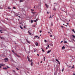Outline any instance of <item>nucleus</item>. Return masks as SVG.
I'll use <instances>...</instances> for the list:
<instances>
[{
    "instance_id": "obj_1",
    "label": "nucleus",
    "mask_w": 75,
    "mask_h": 75,
    "mask_svg": "<svg viewBox=\"0 0 75 75\" xmlns=\"http://www.w3.org/2000/svg\"><path fill=\"white\" fill-rule=\"evenodd\" d=\"M27 58H28V61H29V62H32L33 61V60H30V58H29V57H28V56L27 57Z\"/></svg>"
},
{
    "instance_id": "obj_2",
    "label": "nucleus",
    "mask_w": 75,
    "mask_h": 75,
    "mask_svg": "<svg viewBox=\"0 0 75 75\" xmlns=\"http://www.w3.org/2000/svg\"><path fill=\"white\" fill-rule=\"evenodd\" d=\"M1 66H2V67H4L5 66V64H1Z\"/></svg>"
},
{
    "instance_id": "obj_3",
    "label": "nucleus",
    "mask_w": 75,
    "mask_h": 75,
    "mask_svg": "<svg viewBox=\"0 0 75 75\" xmlns=\"http://www.w3.org/2000/svg\"><path fill=\"white\" fill-rule=\"evenodd\" d=\"M24 0H20L19 3H22V2H23Z\"/></svg>"
},
{
    "instance_id": "obj_4",
    "label": "nucleus",
    "mask_w": 75,
    "mask_h": 75,
    "mask_svg": "<svg viewBox=\"0 0 75 75\" xmlns=\"http://www.w3.org/2000/svg\"><path fill=\"white\" fill-rule=\"evenodd\" d=\"M50 45L52 47H53V44L52 43H50Z\"/></svg>"
},
{
    "instance_id": "obj_5",
    "label": "nucleus",
    "mask_w": 75,
    "mask_h": 75,
    "mask_svg": "<svg viewBox=\"0 0 75 75\" xmlns=\"http://www.w3.org/2000/svg\"><path fill=\"white\" fill-rule=\"evenodd\" d=\"M45 5L47 8H48V7H49L48 5L47 4H45Z\"/></svg>"
},
{
    "instance_id": "obj_6",
    "label": "nucleus",
    "mask_w": 75,
    "mask_h": 75,
    "mask_svg": "<svg viewBox=\"0 0 75 75\" xmlns=\"http://www.w3.org/2000/svg\"><path fill=\"white\" fill-rule=\"evenodd\" d=\"M51 50H50L49 51H48L47 52V53L48 54H49V53H50V52H51Z\"/></svg>"
},
{
    "instance_id": "obj_7",
    "label": "nucleus",
    "mask_w": 75,
    "mask_h": 75,
    "mask_svg": "<svg viewBox=\"0 0 75 75\" xmlns=\"http://www.w3.org/2000/svg\"><path fill=\"white\" fill-rule=\"evenodd\" d=\"M0 38H1V39L2 40H4V38L3 37H1V36H0Z\"/></svg>"
},
{
    "instance_id": "obj_8",
    "label": "nucleus",
    "mask_w": 75,
    "mask_h": 75,
    "mask_svg": "<svg viewBox=\"0 0 75 75\" xmlns=\"http://www.w3.org/2000/svg\"><path fill=\"white\" fill-rule=\"evenodd\" d=\"M62 50H64V49H65V46H63V47H62Z\"/></svg>"
},
{
    "instance_id": "obj_9",
    "label": "nucleus",
    "mask_w": 75,
    "mask_h": 75,
    "mask_svg": "<svg viewBox=\"0 0 75 75\" xmlns=\"http://www.w3.org/2000/svg\"><path fill=\"white\" fill-rule=\"evenodd\" d=\"M38 42H36V43H35V45H36V46H38Z\"/></svg>"
},
{
    "instance_id": "obj_10",
    "label": "nucleus",
    "mask_w": 75,
    "mask_h": 75,
    "mask_svg": "<svg viewBox=\"0 0 75 75\" xmlns=\"http://www.w3.org/2000/svg\"><path fill=\"white\" fill-rule=\"evenodd\" d=\"M54 16V15H53V16H52V17H51V16H50V17L49 18H52V17H53V16Z\"/></svg>"
},
{
    "instance_id": "obj_11",
    "label": "nucleus",
    "mask_w": 75,
    "mask_h": 75,
    "mask_svg": "<svg viewBox=\"0 0 75 75\" xmlns=\"http://www.w3.org/2000/svg\"><path fill=\"white\" fill-rule=\"evenodd\" d=\"M3 69H4L7 70V68H6V67H4V68H3Z\"/></svg>"
},
{
    "instance_id": "obj_12",
    "label": "nucleus",
    "mask_w": 75,
    "mask_h": 75,
    "mask_svg": "<svg viewBox=\"0 0 75 75\" xmlns=\"http://www.w3.org/2000/svg\"><path fill=\"white\" fill-rule=\"evenodd\" d=\"M28 33H29V35H31V33H30V32L29 31H28Z\"/></svg>"
},
{
    "instance_id": "obj_13",
    "label": "nucleus",
    "mask_w": 75,
    "mask_h": 75,
    "mask_svg": "<svg viewBox=\"0 0 75 75\" xmlns=\"http://www.w3.org/2000/svg\"><path fill=\"white\" fill-rule=\"evenodd\" d=\"M64 42L65 44H66V43H67V41H66L64 40Z\"/></svg>"
},
{
    "instance_id": "obj_14",
    "label": "nucleus",
    "mask_w": 75,
    "mask_h": 75,
    "mask_svg": "<svg viewBox=\"0 0 75 75\" xmlns=\"http://www.w3.org/2000/svg\"><path fill=\"white\" fill-rule=\"evenodd\" d=\"M16 55L18 57H20V56L18 55H17V54H16Z\"/></svg>"
},
{
    "instance_id": "obj_15",
    "label": "nucleus",
    "mask_w": 75,
    "mask_h": 75,
    "mask_svg": "<svg viewBox=\"0 0 75 75\" xmlns=\"http://www.w3.org/2000/svg\"><path fill=\"white\" fill-rule=\"evenodd\" d=\"M56 61H57V62H59V61H58V60L57 59H56Z\"/></svg>"
},
{
    "instance_id": "obj_16",
    "label": "nucleus",
    "mask_w": 75,
    "mask_h": 75,
    "mask_svg": "<svg viewBox=\"0 0 75 75\" xmlns=\"http://www.w3.org/2000/svg\"><path fill=\"white\" fill-rule=\"evenodd\" d=\"M20 28H21V29H23V27H21V26H20Z\"/></svg>"
},
{
    "instance_id": "obj_17",
    "label": "nucleus",
    "mask_w": 75,
    "mask_h": 75,
    "mask_svg": "<svg viewBox=\"0 0 75 75\" xmlns=\"http://www.w3.org/2000/svg\"><path fill=\"white\" fill-rule=\"evenodd\" d=\"M53 10H54V11H55L56 10V8H55V7H54V8L53 9Z\"/></svg>"
},
{
    "instance_id": "obj_18",
    "label": "nucleus",
    "mask_w": 75,
    "mask_h": 75,
    "mask_svg": "<svg viewBox=\"0 0 75 75\" xmlns=\"http://www.w3.org/2000/svg\"><path fill=\"white\" fill-rule=\"evenodd\" d=\"M74 68V66L73 65L72 67L71 68V69H72V68Z\"/></svg>"
},
{
    "instance_id": "obj_19",
    "label": "nucleus",
    "mask_w": 75,
    "mask_h": 75,
    "mask_svg": "<svg viewBox=\"0 0 75 75\" xmlns=\"http://www.w3.org/2000/svg\"><path fill=\"white\" fill-rule=\"evenodd\" d=\"M72 31H73L74 32V33H75V30H74V29H72Z\"/></svg>"
},
{
    "instance_id": "obj_20",
    "label": "nucleus",
    "mask_w": 75,
    "mask_h": 75,
    "mask_svg": "<svg viewBox=\"0 0 75 75\" xmlns=\"http://www.w3.org/2000/svg\"><path fill=\"white\" fill-rule=\"evenodd\" d=\"M42 49V51L43 52H44V50H43V49Z\"/></svg>"
},
{
    "instance_id": "obj_21",
    "label": "nucleus",
    "mask_w": 75,
    "mask_h": 75,
    "mask_svg": "<svg viewBox=\"0 0 75 75\" xmlns=\"http://www.w3.org/2000/svg\"><path fill=\"white\" fill-rule=\"evenodd\" d=\"M13 9H16V7H13Z\"/></svg>"
},
{
    "instance_id": "obj_22",
    "label": "nucleus",
    "mask_w": 75,
    "mask_h": 75,
    "mask_svg": "<svg viewBox=\"0 0 75 75\" xmlns=\"http://www.w3.org/2000/svg\"><path fill=\"white\" fill-rule=\"evenodd\" d=\"M5 60H7H7H8V58H6L5 59Z\"/></svg>"
},
{
    "instance_id": "obj_23",
    "label": "nucleus",
    "mask_w": 75,
    "mask_h": 75,
    "mask_svg": "<svg viewBox=\"0 0 75 75\" xmlns=\"http://www.w3.org/2000/svg\"><path fill=\"white\" fill-rule=\"evenodd\" d=\"M33 62H32L31 63V66H33Z\"/></svg>"
},
{
    "instance_id": "obj_24",
    "label": "nucleus",
    "mask_w": 75,
    "mask_h": 75,
    "mask_svg": "<svg viewBox=\"0 0 75 75\" xmlns=\"http://www.w3.org/2000/svg\"><path fill=\"white\" fill-rule=\"evenodd\" d=\"M42 32V30H40V33H41Z\"/></svg>"
},
{
    "instance_id": "obj_25",
    "label": "nucleus",
    "mask_w": 75,
    "mask_h": 75,
    "mask_svg": "<svg viewBox=\"0 0 75 75\" xmlns=\"http://www.w3.org/2000/svg\"><path fill=\"white\" fill-rule=\"evenodd\" d=\"M32 13H33V14H35V13L33 12H32Z\"/></svg>"
},
{
    "instance_id": "obj_26",
    "label": "nucleus",
    "mask_w": 75,
    "mask_h": 75,
    "mask_svg": "<svg viewBox=\"0 0 75 75\" xmlns=\"http://www.w3.org/2000/svg\"><path fill=\"white\" fill-rule=\"evenodd\" d=\"M8 9L9 10H10V9H11V8H10V7H8Z\"/></svg>"
},
{
    "instance_id": "obj_27",
    "label": "nucleus",
    "mask_w": 75,
    "mask_h": 75,
    "mask_svg": "<svg viewBox=\"0 0 75 75\" xmlns=\"http://www.w3.org/2000/svg\"><path fill=\"white\" fill-rule=\"evenodd\" d=\"M2 30H0V32H1V33L2 34V33H3V32H1Z\"/></svg>"
},
{
    "instance_id": "obj_28",
    "label": "nucleus",
    "mask_w": 75,
    "mask_h": 75,
    "mask_svg": "<svg viewBox=\"0 0 75 75\" xmlns=\"http://www.w3.org/2000/svg\"><path fill=\"white\" fill-rule=\"evenodd\" d=\"M64 68H63V69L62 70V72L64 71Z\"/></svg>"
},
{
    "instance_id": "obj_29",
    "label": "nucleus",
    "mask_w": 75,
    "mask_h": 75,
    "mask_svg": "<svg viewBox=\"0 0 75 75\" xmlns=\"http://www.w3.org/2000/svg\"><path fill=\"white\" fill-rule=\"evenodd\" d=\"M72 36L74 38H75V36L74 35H72Z\"/></svg>"
},
{
    "instance_id": "obj_30",
    "label": "nucleus",
    "mask_w": 75,
    "mask_h": 75,
    "mask_svg": "<svg viewBox=\"0 0 75 75\" xmlns=\"http://www.w3.org/2000/svg\"><path fill=\"white\" fill-rule=\"evenodd\" d=\"M44 42H47V40H44Z\"/></svg>"
},
{
    "instance_id": "obj_31",
    "label": "nucleus",
    "mask_w": 75,
    "mask_h": 75,
    "mask_svg": "<svg viewBox=\"0 0 75 75\" xmlns=\"http://www.w3.org/2000/svg\"><path fill=\"white\" fill-rule=\"evenodd\" d=\"M35 37H36V38H37L38 37V36L37 35H36L35 36Z\"/></svg>"
},
{
    "instance_id": "obj_32",
    "label": "nucleus",
    "mask_w": 75,
    "mask_h": 75,
    "mask_svg": "<svg viewBox=\"0 0 75 75\" xmlns=\"http://www.w3.org/2000/svg\"><path fill=\"white\" fill-rule=\"evenodd\" d=\"M31 23H33V20H31Z\"/></svg>"
},
{
    "instance_id": "obj_33",
    "label": "nucleus",
    "mask_w": 75,
    "mask_h": 75,
    "mask_svg": "<svg viewBox=\"0 0 75 75\" xmlns=\"http://www.w3.org/2000/svg\"><path fill=\"white\" fill-rule=\"evenodd\" d=\"M6 67H7V68H9V67L8 66H7Z\"/></svg>"
},
{
    "instance_id": "obj_34",
    "label": "nucleus",
    "mask_w": 75,
    "mask_h": 75,
    "mask_svg": "<svg viewBox=\"0 0 75 75\" xmlns=\"http://www.w3.org/2000/svg\"><path fill=\"white\" fill-rule=\"evenodd\" d=\"M16 69L17 70H19V69L18 68H16Z\"/></svg>"
},
{
    "instance_id": "obj_35",
    "label": "nucleus",
    "mask_w": 75,
    "mask_h": 75,
    "mask_svg": "<svg viewBox=\"0 0 75 75\" xmlns=\"http://www.w3.org/2000/svg\"><path fill=\"white\" fill-rule=\"evenodd\" d=\"M50 32H52V30H51V29H50Z\"/></svg>"
},
{
    "instance_id": "obj_36",
    "label": "nucleus",
    "mask_w": 75,
    "mask_h": 75,
    "mask_svg": "<svg viewBox=\"0 0 75 75\" xmlns=\"http://www.w3.org/2000/svg\"><path fill=\"white\" fill-rule=\"evenodd\" d=\"M58 62L59 64H59H60V62H59H59Z\"/></svg>"
},
{
    "instance_id": "obj_37",
    "label": "nucleus",
    "mask_w": 75,
    "mask_h": 75,
    "mask_svg": "<svg viewBox=\"0 0 75 75\" xmlns=\"http://www.w3.org/2000/svg\"><path fill=\"white\" fill-rule=\"evenodd\" d=\"M47 47L48 48H50V45H48Z\"/></svg>"
},
{
    "instance_id": "obj_38",
    "label": "nucleus",
    "mask_w": 75,
    "mask_h": 75,
    "mask_svg": "<svg viewBox=\"0 0 75 75\" xmlns=\"http://www.w3.org/2000/svg\"><path fill=\"white\" fill-rule=\"evenodd\" d=\"M50 37H52V35H50Z\"/></svg>"
},
{
    "instance_id": "obj_39",
    "label": "nucleus",
    "mask_w": 75,
    "mask_h": 75,
    "mask_svg": "<svg viewBox=\"0 0 75 75\" xmlns=\"http://www.w3.org/2000/svg\"><path fill=\"white\" fill-rule=\"evenodd\" d=\"M33 27H35V25H34V26H33Z\"/></svg>"
},
{
    "instance_id": "obj_40",
    "label": "nucleus",
    "mask_w": 75,
    "mask_h": 75,
    "mask_svg": "<svg viewBox=\"0 0 75 75\" xmlns=\"http://www.w3.org/2000/svg\"><path fill=\"white\" fill-rule=\"evenodd\" d=\"M47 14H48L50 13V12H47Z\"/></svg>"
},
{
    "instance_id": "obj_41",
    "label": "nucleus",
    "mask_w": 75,
    "mask_h": 75,
    "mask_svg": "<svg viewBox=\"0 0 75 75\" xmlns=\"http://www.w3.org/2000/svg\"><path fill=\"white\" fill-rule=\"evenodd\" d=\"M33 21H34V22H35L36 21V20H34Z\"/></svg>"
},
{
    "instance_id": "obj_42",
    "label": "nucleus",
    "mask_w": 75,
    "mask_h": 75,
    "mask_svg": "<svg viewBox=\"0 0 75 75\" xmlns=\"http://www.w3.org/2000/svg\"><path fill=\"white\" fill-rule=\"evenodd\" d=\"M2 67L1 66H0V68H1Z\"/></svg>"
},
{
    "instance_id": "obj_43",
    "label": "nucleus",
    "mask_w": 75,
    "mask_h": 75,
    "mask_svg": "<svg viewBox=\"0 0 75 75\" xmlns=\"http://www.w3.org/2000/svg\"><path fill=\"white\" fill-rule=\"evenodd\" d=\"M63 42V41H62L61 42V43H62V42Z\"/></svg>"
},
{
    "instance_id": "obj_44",
    "label": "nucleus",
    "mask_w": 75,
    "mask_h": 75,
    "mask_svg": "<svg viewBox=\"0 0 75 75\" xmlns=\"http://www.w3.org/2000/svg\"><path fill=\"white\" fill-rule=\"evenodd\" d=\"M0 8H1V9H3V8H1V7Z\"/></svg>"
},
{
    "instance_id": "obj_45",
    "label": "nucleus",
    "mask_w": 75,
    "mask_h": 75,
    "mask_svg": "<svg viewBox=\"0 0 75 75\" xmlns=\"http://www.w3.org/2000/svg\"><path fill=\"white\" fill-rule=\"evenodd\" d=\"M36 50H37V49H36V50H35L34 51V52H35V51H36Z\"/></svg>"
},
{
    "instance_id": "obj_46",
    "label": "nucleus",
    "mask_w": 75,
    "mask_h": 75,
    "mask_svg": "<svg viewBox=\"0 0 75 75\" xmlns=\"http://www.w3.org/2000/svg\"><path fill=\"white\" fill-rule=\"evenodd\" d=\"M32 11H34V9L31 10Z\"/></svg>"
},
{
    "instance_id": "obj_47",
    "label": "nucleus",
    "mask_w": 75,
    "mask_h": 75,
    "mask_svg": "<svg viewBox=\"0 0 75 75\" xmlns=\"http://www.w3.org/2000/svg\"><path fill=\"white\" fill-rule=\"evenodd\" d=\"M18 17H19V18H21L20 16H18Z\"/></svg>"
},
{
    "instance_id": "obj_48",
    "label": "nucleus",
    "mask_w": 75,
    "mask_h": 75,
    "mask_svg": "<svg viewBox=\"0 0 75 75\" xmlns=\"http://www.w3.org/2000/svg\"><path fill=\"white\" fill-rule=\"evenodd\" d=\"M68 24H69V23H67V25H68Z\"/></svg>"
},
{
    "instance_id": "obj_49",
    "label": "nucleus",
    "mask_w": 75,
    "mask_h": 75,
    "mask_svg": "<svg viewBox=\"0 0 75 75\" xmlns=\"http://www.w3.org/2000/svg\"><path fill=\"white\" fill-rule=\"evenodd\" d=\"M37 55H38V56H39V54H37Z\"/></svg>"
},
{
    "instance_id": "obj_50",
    "label": "nucleus",
    "mask_w": 75,
    "mask_h": 75,
    "mask_svg": "<svg viewBox=\"0 0 75 75\" xmlns=\"http://www.w3.org/2000/svg\"><path fill=\"white\" fill-rule=\"evenodd\" d=\"M48 33H50V34H51V33H50V32H48Z\"/></svg>"
},
{
    "instance_id": "obj_51",
    "label": "nucleus",
    "mask_w": 75,
    "mask_h": 75,
    "mask_svg": "<svg viewBox=\"0 0 75 75\" xmlns=\"http://www.w3.org/2000/svg\"><path fill=\"white\" fill-rule=\"evenodd\" d=\"M35 6H34V8H35Z\"/></svg>"
},
{
    "instance_id": "obj_52",
    "label": "nucleus",
    "mask_w": 75,
    "mask_h": 75,
    "mask_svg": "<svg viewBox=\"0 0 75 75\" xmlns=\"http://www.w3.org/2000/svg\"><path fill=\"white\" fill-rule=\"evenodd\" d=\"M73 75H75V73H74V74Z\"/></svg>"
},
{
    "instance_id": "obj_53",
    "label": "nucleus",
    "mask_w": 75,
    "mask_h": 75,
    "mask_svg": "<svg viewBox=\"0 0 75 75\" xmlns=\"http://www.w3.org/2000/svg\"><path fill=\"white\" fill-rule=\"evenodd\" d=\"M40 63H42V61H41Z\"/></svg>"
},
{
    "instance_id": "obj_54",
    "label": "nucleus",
    "mask_w": 75,
    "mask_h": 75,
    "mask_svg": "<svg viewBox=\"0 0 75 75\" xmlns=\"http://www.w3.org/2000/svg\"><path fill=\"white\" fill-rule=\"evenodd\" d=\"M36 21H38V19H36Z\"/></svg>"
},
{
    "instance_id": "obj_55",
    "label": "nucleus",
    "mask_w": 75,
    "mask_h": 75,
    "mask_svg": "<svg viewBox=\"0 0 75 75\" xmlns=\"http://www.w3.org/2000/svg\"><path fill=\"white\" fill-rule=\"evenodd\" d=\"M46 49H48V47H46Z\"/></svg>"
},
{
    "instance_id": "obj_56",
    "label": "nucleus",
    "mask_w": 75,
    "mask_h": 75,
    "mask_svg": "<svg viewBox=\"0 0 75 75\" xmlns=\"http://www.w3.org/2000/svg\"><path fill=\"white\" fill-rule=\"evenodd\" d=\"M61 27H62V28H63V26H61Z\"/></svg>"
},
{
    "instance_id": "obj_57",
    "label": "nucleus",
    "mask_w": 75,
    "mask_h": 75,
    "mask_svg": "<svg viewBox=\"0 0 75 75\" xmlns=\"http://www.w3.org/2000/svg\"><path fill=\"white\" fill-rule=\"evenodd\" d=\"M43 59H45V57H44L43 58Z\"/></svg>"
},
{
    "instance_id": "obj_58",
    "label": "nucleus",
    "mask_w": 75,
    "mask_h": 75,
    "mask_svg": "<svg viewBox=\"0 0 75 75\" xmlns=\"http://www.w3.org/2000/svg\"><path fill=\"white\" fill-rule=\"evenodd\" d=\"M13 72H15V71L14 70H13Z\"/></svg>"
},
{
    "instance_id": "obj_59",
    "label": "nucleus",
    "mask_w": 75,
    "mask_h": 75,
    "mask_svg": "<svg viewBox=\"0 0 75 75\" xmlns=\"http://www.w3.org/2000/svg\"><path fill=\"white\" fill-rule=\"evenodd\" d=\"M65 26H66V27H67L68 25H66Z\"/></svg>"
},
{
    "instance_id": "obj_60",
    "label": "nucleus",
    "mask_w": 75,
    "mask_h": 75,
    "mask_svg": "<svg viewBox=\"0 0 75 75\" xmlns=\"http://www.w3.org/2000/svg\"><path fill=\"white\" fill-rule=\"evenodd\" d=\"M45 61V59H44V61Z\"/></svg>"
},
{
    "instance_id": "obj_61",
    "label": "nucleus",
    "mask_w": 75,
    "mask_h": 75,
    "mask_svg": "<svg viewBox=\"0 0 75 75\" xmlns=\"http://www.w3.org/2000/svg\"><path fill=\"white\" fill-rule=\"evenodd\" d=\"M71 21V20H69V21Z\"/></svg>"
},
{
    "instance_id": "obj_62",
    "label": "nucleus",
    "mask_w": 75,
    "mask_h": 75,
    "mask_svg": "<svg viewBox=\"0 0 75 75\" xmlns=\"http://www.w3.org/2000/svg\"><path fill=\"white\" fill-rule=\"evenodd\" d=\"M70 67H71V66L69 67V68H70Z\"/></svg>"
},
{
    "instance_id": "obj_63",
    "label": "nucleus",
    "mask_w": 75,
    "mask_h": 75,
    "mask_svg": "<svg viewBox=\"0 0 75 75\" xmlns=\"http://www.w3.org/2000/svg\"><path fill=\"white\" fill-rule=\"evenodd\" d=\"M0 66H1V64H0Z\"/></svg>"
},
{
    "instance_id": "obj_64",
    "label": "nucleus",
    "mask_w": 75,
    "mask_h": 75,
    "mask_svg": "<svg viewBox=\"0 0 75 75\" xmlns=\"http://www.w3.org/2000/svg\"><path fill=\"white\" fill-rule=\"evenodd\" d=\"M38 75H40V74H38Z\"/></svg>"
}]
</instances>
